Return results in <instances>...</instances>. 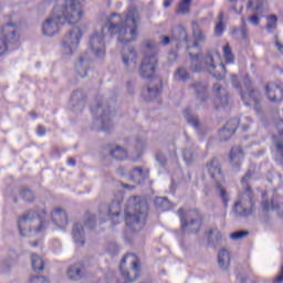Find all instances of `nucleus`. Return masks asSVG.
I'll use <instances>...</instances> for the list:
<instances>
[{
  "mask_svg": "<svg viewBox=\"0 0 283 283\" xmlns=\"http://www.w3.org/2000/svg\"><path fill=\"white\" fill-rule=\"evenodd\" d=\"M224 32V22L220 20L214 28V34L216 36H222V33Z\"/></svg>",
  "mask_w": 283,
  "mask_h": 283,
  "instance_id": "5fc2aeb1",
  "label": "nucleus"
},
{
  "mask_svg": "<svg viewBox=\"0 0 283 283\" xmlns=\"http://www.w3.org/2000/svg\"><path fill=\"white\" fill-rule=\"evenodd\" d=\"M212 90L216 96V105H218L219 107H226V105H229V92L227 91V88L217 83L213 84Z\"/></svg>",
  "mask_w": 283,
  "mask_h": 283,
  "instance_id": "393cba45",
  "label": "nucleus"
},
{
  "mask_svg": "<svg viewBox=\"0 0 283 283\" xmlns=\"http://www.w3.org/2000/svg\"><path fill=\"white\" fill-rule=\"evenodd\" d=\"M61 21H63V18H61L59 13L44 20L42 24V33L44 36H54V34H57L60 25H65V23H62Z\"/></svg>",
  "mask_w": 283,
  "mask_h": 283,
  "instance_id": "a211bd4d",
  "label": "nucleus"
},
{
  "mask_svg": "<svg viewBox=\"0 0 283 283\" xmlns=\"http://www.w3.org/2000/svg\"><path fill=\"white\" fill-rule=\"evenodd\" d=\"M174 3V0H164V8H169Z\"/></svg>",
  "mask_w": 283,
  "mask_h": 283,
  "instance_id": "e2e57ef3",
  "label": "nucleus"
},
{
  "mask_svg": "<svg viewBox=\"0 0 283 283\" xmlns=\"http://www.w3.org/2000/svg\"><path fill=\"white\" fill-rule=\"evenodd\" d=\"M67 165H70L71 167H74V165H76V160H74L73 158H69Z\"/></svg>",
  "mask_w": 283,
  "mask_h": 283,
  "instance_id": "0e129e2a",
  "label": "nucleus"
},
{
  "mask_svg": "<svg viewBox=\"0 0 283 283\" xmlns=\"http://www.w3.org/2000/svg\"><path fill=\"white\" fill-rule=\"evenodd\" d=\"M147 149V139L146 138H137L135 140L133 154L135 156V160L143 157L145 150Z\"/></svg>",
  "mask_w": 283,
  "mask_h": 283,
  "instance_id": "473e14b6",
  "label": "nucleus"
},
{
  "mask_svg": "<svg viewBox=\"0 0 283 283\" xmlns=\"http://www.w3.org/2000/svg\"><path fill=\"white\" fill-rule=\"evenodd\" d=\"M192 36L195 39L193 48H198V43H207V32L202 30L198 21H192Z\"/></svg>",
  "mask_w": 283,
  "mask_h": 283,
  "instance_id": "cd10ccee",
  "label": "nucleus"
},
{
  "mask_svg": "<svg viewBox=\"0 0 283 283\" xmlns=\"http://www.w3.org/2000/svg\"><path fill=\"white\" fill-rule=\"evenodd\" d=\"M234 12H237L238 14H241L242 13V10L244 8V3H245V0H229Z\"/></svg>",
  "mask_w": 283,
  "mask_h": 283,
  "instance_id": "49530a36",
  "label": "nucleus"
},
{
  "mask_svg": "<svg viewBox=\"0 0 283 283\" xmlns=\"http://www.w3.org/2000/svg\"><path fill=\"white\" fill-rule=\"evenodd\" d=\"M250 23H252L253 25H259L260 24V18L258 15L250 17Z\"/></svg>",
  "mask_w": 283,
  "mask_h": 283,
  "instance_id": "13d9d810",
  "label": "nucleus"
},
{
  "mask_svg": "<svg viewBox=\"0 0 283 283\" xmlns=\"http://www.w3.org/2000/svg\"><path fill=\"white\" fill-rule=\"evenodd\" d=\"M20 198L25 202H33L34 201V192L30 189H24L20 191Z\"/></svg>",
  "mask_w": 283,
  "mask_h": 283,
  "instance_id": "a18cd8bd",
  "label": "nucleus"
},
{
  "mask_svg": "<svg viewBox=\"0 0 283 283\" xmlns=\"http://www.w3.org/2000/svg\"><path fill=\"white\" fill-rule=\"evenodd\" d=\"M182 159L186 163V165H191V163L196 160V153H193V149L185 148L182 150Z\"/></svg>",
  "mask_w": 283,
  "mask_h": 283,
  "instance_id": "79ce46f5",
  "label": "nucleus"
},
{
  "mask_svg": "<svg viewBox=\"0 0 283 283\" xmlns=\"http://www.w3.org/2000/svg\"><path fill=\"white\" fill-rule=\"evenodd\" d=\"M38 242L36 241H33V242H31V247H38Z\"/></svg>",
  "mask_w": 283,
  "mask_h": 283,
  "instance_id": "338daca9",
  "label": "nucleus"
},
{
  "mask_svg": "<svg viewBox=\"0 0 283 283\" xmlns=\"http://www.w3.org/2000/svg\"><path fill=\"white\" fill-rule=\"evenodd\" d=\"M51 218H52L54 226L57 227L59 229H62L63 231H64V229H66V227L70 222L67 212L62 208H55L51 212Z\"/></svg>",
  "mask_w": 283,
  "mask_h": 283,
  "instance_id": "412c9836",
  "label": "nucleus"
},
{
  "mask_svg": "<svg viewBox=\"0 0 283 283\" xmlns=\"http://www.w3.org/2000/svg\"><path fill=\"white\" fill-rule=\"evenodd\" d=\"M268 19H269V21L266 24V30H269V32H271V30H275V27L277 25V17L271 15Z\"/></svg>",
  "mask_w": 283,
  "mask_h": 283,
  "instance_id": "603ef678",
  "label": "nucleus"
},
{
  "mask_svg": "<svg viewBox=\"0 0 283 283\" xmlns=\"http://www.w3.org/2000/svg\"><path fill=\"white\" fill-rule=\"evenodd\" d=\"M72 235L77 244H81V247L85 244V229H83V223H74Z\"/></svg>",
  "mask_w": 283,
  "mask_h": 283,
  "instance_id": "2f4dec72",
  "label": "nucleus"
},
{
  "mask_svg": "<svg viewBox=\"0 0 283 283\" xmlns=\"http://www.w3.org/2000/svg\"><path fill=\"white\" fill-rule=\"evenodd\" d=\"M88 48L97 59H103L106 54L105 49V33L102 30L94 31L88 40Z\"/></svg>",
  "mask_w": 283,
  "mask_h": 283,
  "instance_id": "4468645a",
  "label": "nucleus"
},
{
  "mask_svg": "<svg viewBox=\"0 0 283 283\" xmlns=\"http://www.w3.org/2000/svg\"><path fill=\"white\" fill-rule=\"evenodd\" d=\"M247 123H251V119L249 118H243L241 120L239 119H231L230 122H228L226 124V126L222 128V130H220L219 136L221 140H229V138H231V136H233V134H235V129H238V127H241L243 129H247V127H249V124Z\"/></svg>",
  "mask_w": 283,
  "mask_h": 283,
  "instance_id": "f3484780",
  "label": "nucleus"
},
{
  "mask_svg": "<svg viewBox=\"0 0 283 283\" xmlns=\"http://www.w3.org/2000/svg\"><path fill=\"white\" fill-rule=\"evenodd\" d=\"M245 90L248 91V94H241L243 103L247 105H254L258 116H261L262 105H260V101H262V95L260 94V91H255L253 87H251V80L249 78H245Z\"/></svg>",
  "mask_w": 283,
  "mask_h": 283,
  "instance_id": "ddd939ff",
  "label": "nucleus"
},
{
  "mask_svg": "<svg viewBox=\"0 0 283 283\" xmlns=\"http://www.w3.org/2000/svg\"><path fill=\"white\" fill-rule=\"evenodd\" d=\"M120 200L111 202L108 206L102 205L98 211V218H103V221L109 218L114 224L120 222Z\"/></svg>",
  "mask_w": 283,
  "mask_h": 283,
  "instance_id": "2eb2a0df",
  "label": "nucleus"
},
{
  "mask_svg": "<svg viewBox=\"0 0 283 283\" xmlns=\"http://www.w3.org/2000/svg\"><path fill=\"white\" fill-rule=\"evenodd\" d=\"M98 220H99V224L105 222V221H103V218L98 217V213L97 214H87L85 218L84 224L88 229H95L96 224H98Z\"/></svg>",
  "mask_w": 283,
  "mask_h": 283,
  "instance_id": "58836bf2",
  "label": "nucleus"
},
{
  "mask_svg": "<svg viewBox=\"0 0 283 283\" xmlns=\"http://www.w3.org/2000/svg\"><path fill=\"white\" fill-rule=\"evenodd\" d=\"M96 113L98 117L93 122V128L97 132H109L114 130V123H112V111L105 105H97Z\"/></svg>",
  "mask_w": 283,
  "mask_h": 283,
  "instance_id": "9b49d317",
  "label": "nucleus"
},
{
  "mask_svg": "<svg viewBox=\"0 0 283 283\" xmlns=\"http://www.w3.org/2000/svg\"><path fill=\"white\" fill-rule=\"evenodd\" d=\"M17 29H14L13 23H9L0 29V56L8 52V41L17 43Z\"/></svg>",
  "mask_w": 283,
  "mask_h": 283,
  "instance_id": "dca6fc26",
  "label": "nucleus"
},
{
  "mask_svg": "<svg viewBox=\"0 0 283 283\" xmlns=\"http://www.w3.org/2000/svg\"><path fill=\"white\" fill-rule=\"evenodd\" d=\"M66 276L72 282H81V280L87 277V273L85 272V266H83V264L75 263L66 270Z\"/></svg>",
  "mask_w": 283,
  "mask_h": 283,
  "instance_id": "b1692460",
  "label": "nucleus"
},
{
  "mask_svg": "<svg viewBox=\"0 0 283 283\" xmlns=\"http://www.w3.org/2000/svg\"><path fill=\"white\" fill-rule=\"evenodd\" d=\"M81 39H83V31L81 28L74 27L69 30L63 39H62V52L66 56H72L78 50V45H81Z\"/></svg>",
  "mask_w": 283,
  "mask_h": 283,
  "instance_id": "9d476101",
  "label": "nucleus"
},
{
  "mask_svg": "<svg viewBox=\"0 0 283 283\" xmlns=\"http://www.w3.org/2000/svg\"><path fill=\"white\" fill-rule=\"evenodd\" d=\"M144 178H147V172L143 171V168L134 167L132 169L129 174V180H132V182H135L136 185H140Z\"/></svg>",
  "mask_w": 283,
  "mask_h": 283,
  "instance_id": "72a5a7b5",
  "label": "nucleus"
},
{
  "mask_svg": "<svg viewBox=\"0 0 283 283\" xmlns=\"http://www.w3.org/2000/svg\"><path fill=\"white\" fill-rule=\"evenodd\" d=\"M192 87L197 94V96H199V98H201V101H205V98H207V90H208V85L205 82H195L192 84Z\"/></svg>",
  "mask_w": 283,
  "mask_h": 283,
  "instance_id": "e433bc0d",
  "label": "nucleus"
},
{
  "mask_svg": "<svg viewBox=\"0 0 283 283\" xmlns=\"http://www.w3.org/2000/svg\"><path fill=\"white\" fill-rule=\"evenodd\" d=\"M234 211L239 216H251L253 212V191L243 190L234 202Z\"/></svg>",
  "mask_w": 283,
  "mask_h": 283,
  "instance_id": "f8f14e48",
  "label": "nucleus"
},
{
  "mask_svg": "<svg viewBox=\"0 0 283 283\" xmlns=\"http://www.w3.org/2000/svg\"><path fill=\"white\" fill-rule=\"evenodd\" d=\"M144 57L140 63L139 74L142 78H151L158 67V46L154 40L143 42Z\"/></svg>",
  "mask_w": 283,
  "mask_h": 283,
  "instance_id": "39448f33",
  "label": "nucleus"
},
{
  "mask_svg": "<svg viewBox=\"0 0 283 283\" xmlns=\"http://www.w3.org/2000/svg\"><path fill=\"white\" fill-rule=\"evenodd\" d=\"M217 264L221 271H229L231 268V250L229 248L222 247L219 249Z\"/></svg>",
  "mask_w": 283,
  "mask_h": 283,
  "instance_id": "5701e85b",
  "label": "nucleus"
},
{
  "mask_svg": "<svg viewBox=\"0 0 283 283\" xmlns=\"http://www.w3.org/2000/svg\"><path fill=\"white\" fill-rule=\"evenodd\" d=\"M154 84H150L148 87L143 88L142 91V96L147 102L154 101V98H156L158 94H160V87H161L160 80H154Z\"/></svg>",
  "mask_w": 283,
  "mask_h": 283,
  "instance_id": "bb28decb",
  "label": "nucleus"
},
{
  "mask_svg": "<svg viewBox=\"0 0 283 283\" xmlns=\"http://www.w3.org/2000/svg\"><path fill=\"white\" fill-rule=\"evenodd\" d=\"M136 50L133 46H124L122 50V61L128 72H136Z\"/></svg>",
  "mask_w": 283,
  "mask_h": 283,
  "instance_id": "6ab92c4d",
  "label": "nucleus"
},
{
  "mask_svg": "<svg viewBox=\"0 0 283 283\" xmlns=\"http://www.w3.org/2000/svg\"><path fill=\"white\" fill-rule=\"evenodd\" d=\"M247 235H249V231L240 230V231L230 233V239L238 241V240H242V239L247 238Z\"/></svg>",
  "mask_w": 283,
  "mask_h": 283,
  "instance_id": "de8ad7c7",
  "label": "nucleus"
},
{
  "mask_svg": "<svg viewBox=\"0 0 283 283\" xmlns=\"http://www.w3.org/2000/svg\"><path fill=\"white\" fill-rule=\"evenodd\" d=\"M71 105L74 112H83L87 105V95L81 90H75L71 95Z\"/></svg>",
  "mask_w": 283,
  "mask_h": 283,
  "instance_id": "aec40b11",
  "label": "nucleus"
},
{
  "mask_svg": "<svg viewBox=\"0 0 283 283\" xmlns=\"http://www.w3.org/2000/svg\"><path fill=\"white\" fill-rule=\"evenodd\" d=\"M263 198L262 207L264 211H271V209H273L280 216H283V203L280 196L273 195L272 199L269 201V199H266V193H263Z\"/></svg>",
  "mask_w": 283,
  "mask_h": 283,
  "instance_id": "4be33fe9",
  "label": "nucleus"
},
{
  "mask_svg": "<svg viewBox=\"0 0 283 283\" xmlns=\"http://www.w3.org/2000/svg\"><path fill=\"white\" fill-rule=\"evenodd\" d=\"M242 158H244V151H242V147H232L230 153V161L234 171H238V169H240V165H242Z\"/></svg>",
  "mask_w": 283,
  "mask_h": 283,
  "instance_id": "c85d7f7f",
  "label": "nucleus"
},
{
  "mask_svg": "<svg viewBox=\"0 0 283 283\" xmlns=\"http://www.w3.org/2000/svg\"><path fill=\"white\" fill-rule=\"evenodd\" d=\"M174 77H175V81H182V82L189 81V74L187 72V69L185 67L177 69Z\"/></svg>",
  "mask_w": 283,
  "mask_h": 283,
  "instance_id": "37998d69",
  "label": "nucleus"
},
{
  "mask_svg": "<svg viewBox=\"0 0 283 283\" xmlns=\"http://www.w3.org/2000/svg\"><path fill=\"white\" fill-rule=\"evenodd\" d=\"M193 0H181L176 9V14L184 17L191 13V3Z\"/></svg>",
  "mask_w": 283,
  "mask_h": 283,
  "instance_id": "c9c22d12",
  "label": "nucleus"
},
{
  "mask_svg": "<svg viewBox=\"0 0 283 283\" xmlns=\"http://www.w3.org/2000/svg\"><path fill=\"white\" fill-rule=\"evenodd\" d=\"M171 41H174V39L166 36V35H160L159 36V43L160 45H169V43H171Z\"/></svg>",
  "mask_w": 283,
  "mask_h": 283,
  "instance_id": "4d7b16f0",
  "label": "nucleus"
},
{
  "mask_svg": "<svg viewBox=\"0 0 283 283\" xmlns=\"http://www.w3.org/2000/svg\"><path fill=\"white\" fill-rule=\"evenodd\" d=\"M155 160L158 163V165H160V167H167V157L165 156V153H156Z\"/></svg>",
  "mask_w": 283,
  "mask_h": 283,
  "instance_id": "09e8293b",
  "label": "nucleus"
},
{
  "mask_svg": "<svg viewBox=\"0 0 283 283\" xmlns=\"http://www.w3.org/2000/svg\"><path fill=\"white\" fill-rule=\"evenodd\" d=\"M192 72H209L214 78H222L224 74V64L220 63V54L208 53L205 57L200 54H191Z\"/></svg>",
  "mask_w": 283,
  "mask_h": 283,
  "instance_id": "7ed1b4c3",
  "label": "nucleus"
},
{
  "mask_svg": "<svg viewBox=\"0 0 283 283\" xmlns=\"http://www.w3.org/2000/svg\"><path fill=\"white\" fill-rule=\"evenodd\" d=\"M240 36H241L242 39H247V28H245V27H242V28L240 29Z\"/></svg>",
  "mask_w": 283,
  "mask_h": 283,
  "instance_id": "052dcab7",
  "label": "nucleus"
},
{
  "mask_svg": "<svg viewBox=\"0 0 283 283\" xmlns=\"http://www.w3.org/2000/svg\"><path fill=\"white\" fill-rule=\"evenodd\" d=\"M223 54L227 63H233V53H231V46L229 44L223 46Z\"/></svg>",
  "mask_w": 283,
  "mask_h": 283,
  "instance_id": "3c124183",
  "label": "nucleus"
},
{
  "mask_svg": "<svg viewBox=\"0 0 283 283\" xmlns=\"http://www.w3.org/2000/svg\"><path fill=\"white\" fill-rule=\"evenodd\" d=\"M264 3V0H249L248 8H252L253 10H260Z\"/></svg>",
  "mask_w": 283,
  "mask_h": 283,
  "instance_id": "864d4df0",
  "label": "nucleus"
},
{
  "mask_svg": "<svg viewBox=\"0 0 283 283\" xmlns=\"http://www.w3.org/2000/svg\"><path fill=\"white\" fill-rule=\"evenodd\" d=\"M149 205L143 197L133 196L126 200L124 207V220L132 231H142L147 220Z\"/></svg>",
  "mask_w": 283,
  "mask_h": 283,
  "instance_id": "f03ea898",
  "label": "nucleus"
},
{
  "mask_svg": "<svg viewBox=\"0 0 283 283\" xmlns=\"http://www.w3.org/2000/svg\"><path fill=\"white\" fill-rule=\"evenodd\" d=\"M122 187H123L124 189H134V186H129V185H127V184H122Z\"/></svg>",
  "mask_w": 283,
  "mask_h": 283,
  "instance_id": "69168bd1",
  "label": "nucleus"
},
{
  "mask_svg": "<svg viewBox=\"0 0 283 283\" xmlns=\"http://www.w3.org/2000/svg\"><path fill=\"white\" fill-rule=\"evenodd\" d=\"M253 178V172H251V170H249L241 179V185L243 187V191H249V189H251V186L249 185V182H251Z\"/></svg>",
  "mask_w": 283,
  "mask_h": 283,
  "instance_id": "c03bdc74",
  "label": "nucleus"
},
{
  "mask_svg": "<svg viewBox=\"0 0 283 283\" xmlns=\"http://www.w3.org/2000/svg\"><path fill=\"white\" fill-rule=\"evenodd\" d=\"M119 271L123 280L127 282H136L140 277V263L134 254H126L119 264Z\"/></svg>",
  "mask_w": 283,
  "mask_h": 283,
  "instance_id": "0eeeda50",
  "label": "nucleus"
},
{
  "mask_svg": "<svg viewBox=\"0 0 283 283\" xmlns=\"http://www.w3.org/2000/svg\"><path fill=\"white\" fill-rule=\"evenodd\" d=\"M48 227V223L36 210H29L24 212L18 219V229L23 238H30V235H36L43 233Z\"/></svg>",
  "mask_w": 283,
  "mask_h": 283,
  "instance_id": "20e7f679",
  "label": "nucleus"
},
{
  "mask_svg": "<svg viewBox=\"0 0 283 283\" xmlns=\"http://www.w3.org/2000/svg\"><path fill=\"white\" fill-rule=\"evenodd\" d=\"M176 59H178V55L176 54V52H170L168 54V60L171 61V63H174V61H176Z\"/></svg>",
  "mask_w": 283,
  "mask_h": 283,
  "instance_id": "bf43d9fd",
  "label": "nucleus"
},
{
  "mask_svg": "<svg viewBox=\"0 0 283 283\" xmlns=\"http://www.w3.org/2000/svg\"><path fill=\"white\" fill-rule=\"evenodd\" d=\"M31 264H32V269L35 273H41V271H43V269H45V263L43 262V258H41L38 254L31 255Z\"/></svg>",
  "mask_w": 283,
  "mask_h": 283,
  "instance_id": "4c0bfd02",
  "label": "nucleus"
},
{
  "mask_svg": "<svg viewBox=\"0 0 283 283\" xmlns=\"http://www.w3.org/2000/svg\"><path fill=\"white\" fill-rule=\"evenodd\" d=\"M184 114H185L186 120H187V123H189V125H192V127H198V125H200V120L198 119V116L191 114V111L189 108H186L184 111Z\"/></svg>",
  "mask_w": 283,
  "mask_h": 283,
  "instance_id": "a19ab883",
  "label": "nucleus"
},
{
  "mask_svg": "<svg viewBox=\"0 0 283 283\" xmlns=\"http://www.w3.org/2000/svg\"><path fill=\"white\" fill-rule=\"evenodd\" d=\"M140 23V13L136 8H130L126 12L125 21L118 13L111 14L105 22L111 34H117L119 43H132L138 36V24Z\"/></svg>",
  "mask_w": 283,
  "mask_h": 283,
  "instance_id": "f257e3e1",
  "label": "nucleus"
},
{
  "mask_svg": "<svg viewBox=\"0 0 283 283\" xmlns=\"http://www.w3.org/2000/svg\"><path fill=\"white\" fill-rule=\"evenodd\" d=\"M222 232L218 228H212L208 232V242L211 247H220L223 242Z\"/></svg>",
  "mask_w": 283,
  "mask_h": 283,
  "instance_id": "7c9ffc66",
  "label": "nucleus"
},
{
  "mask_svg": "<svg viewBox=\"0 0 283 283\" xmlns=\"http://www.w3.org/2000/svg\"><path fill=\"white\" fill-rule=\"evenodd\" d=\"M29 283H50L44 276H32Z\"/></svg>",
  "mask_w": 283,
  "mask_h": 283,
  "instance_id": "6e6d98bb",
  "label": "nucleus"
},
{
  "mask_svg": "<svg viewBox=\"0 0 283 283\" xmlns=\"http://www.w3.org/2000/svg\"><path fill=\"white\" fill-rule=\"evenodd\" d=\"M178 216L181 220V227L189 233H198L202 224V214L198 210L179 209Z\"/></svg>",
  "mask_w": 283,
  "mask_h": 283,
  "instance_id": "6e6552de",
  "label": "nucleus"
},
{
  "mask_svg": "<svg viewBox=\"0 0 283 283\" xmlns=\"http://www.w3.org/2000/svg\"><path fill=\"white\" fill-rule=\"evenodd\" d=\"M108 154L111 158H114L115 160H127V149L119 145H111L108 147Z\"/></svg>",
  "mask_w": 283,
  "mask_h": 283,
  "instance_id": "c756f323",
  "label": "nucleus"
},
{
  "mask_svg": "<svg viewBox=\"0 0 283 283\" xmlns=\"http://www.w3.org/2000/svg\"><path fill=\"white\" fill-rule=\"evenodd\" d=\"M57 14L63 20L61 23L74 25V23H78L83 19V6L80 0H65Z\"/></svg>",
  "mask_w": 283,
  "mask_h": 283,
  "instance_id": "423d86ee",
  "label": "nucleus"
},
{
  "mask_svg": "<svg viewBox=\"0 0 283 283\" xmlns=\"http://www.w3.org/2000/svg\"><path fill=\"white\" fill-rule=\"evenodd\" d=\"M87 67H90V59L87 57V55L81 56L76 64V70L77 74L82 78H85V76H87Z\"/></svg>",
  "mask_w": 283,
  "mask_h": 283,
  "instance_id": "f704fd0d",
  "label": "nucleus"
},
{
  "mask_svg": "<svg viewBox=\"0 0 283 283\" xmlns=\"http://www.w3.org/2000/svg\"><path fill=\"white\" fill-rule=\"evenodd\" d=\"M265 94H266V97L272 103H277L280 101H283V90H282V86H280V84L269 83L265 86Z\"/></svg>",
  "mask_w": 283,
  "mask_h": 283,
  "instance_id": "a878e982",
  "label": "nucleus"
},
{
  "mask_svg": "<svg viewBox=\"0 0 283 283\" xmlns=\"http://www.w3.org/2000/svg\"><path fill=\"white\" fill-rule=\"evenodd\" d=\"M36 132L39 136H43V134H45V128H43L42 126H39Z\"/></svg>",
  "mask_w": 283,
  "mask_h": 283,
  "instance_id": "680f3d73",
  "label": "nucleus"
},
{
  "mask_svg": "<svg viewBox=\"0 0 283 283\" xmlns=\"http://www.w3.org/2000/svg\"><path fill=\"white\" fill-rule=\"evenodd\" d=\"M232 81H235V76H232Z\"/></svg>",
  "mask_w": 283,
  "mask_h": 283,
  "instance_id": "774afa93",
  "label": "nucleus"
},
{
  "mask_svg": "<svg viewBox=\"0 0 283 283\" xmlns=\"http://www.w3.org/2000/svg\"><path fill=\"white\" fill-rule=\"evenodd\" d=\"M155 207L159 209V211H169V209H171V202L165 197H157L155 198Z\"/></svg>",
  "mask_w": 283,
  "mask_h": 283,
  "instance_id": "ea45409f",
  "label": "nucleus"
},
{
  "mask_svg": "<svg viewBox=\"0 0 283 283\" xmlns=\"http://www.w3.org/2000/svg\"><path fill=\"white\" fill-rule=\"evenodd\" d=\"M206 169L209 176L214 180L217 189L224 205L229 202V195H227V190L222 187V182H224V176H222V168L220 167V161L217 158L211 159L206 164Z\"/></svg>",
  "mask_w": 283,
  "mask_h": 283,
  "instance_id": "1a4fd4ad",
  "label": "nucleus"
},
{
  "mask_svg": "<svg viewBox=\"0 0 283 283\" xmlns=\"http://www.w3.org/2000/svg\"><path fill=\"white\" fill-rule=\"evenodd\" d=\"M179 41H184L187 45L189 44V34L187 33V29L185 27H180L178 29Z\"/></svg>",
  "mask_w": 283,
  "mask_h": 283,
  "instance_id": "8fccbe9b",
  "label": "nucleus"
}]
</instances>
